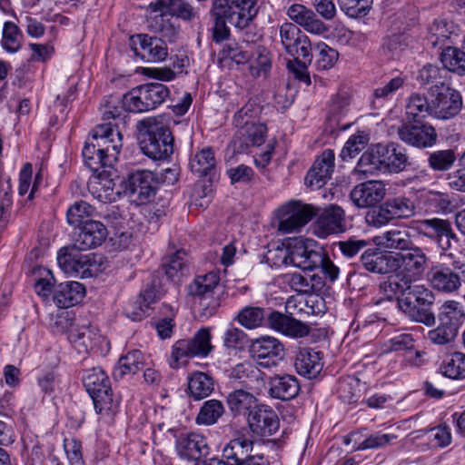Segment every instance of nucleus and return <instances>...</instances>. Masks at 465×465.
<instances>
[{"label":"nucleus","instance_id":"nucleus-1","mask_svg":"<svg viewBox=\"0 0 465 465\" xmlns=\"http://www.w3.org/2000/svg\"><path fill=\"white\" fill-rule=\"evenodd\" d=\"M123 147V134L109 123L97 125L83 148L85 165L94 173L112 167Z\"/></svg>","mask_w":465,"mask_h":465},{"label":"nucleus","instance_id":"nucleus-2","mask_svg":"<svg viewBox=\"0 0 465 465\" xmlns=\"http://www.w3.org/2000/svg\"><path fill=\"white\" fill-rule=\"evenodd\" d=\"M407 150L397 143L372 144L360 157L354 169L363 175L400 173L409 165Z\"/></svg>","mask_w":465,"mask_h":465},{"label":"nucleus","instance_id":"nucleus-3","mask_svg":"<svg viewBox=\"0 0 465 465\" xmlns=\"http://www.w3.org/2000/svg\"><path fill=\"white\" fill-rule=\"evenodd\" d=\"M258 10L257 0H238L234 5H230L229 0H214L211 9L214 19L213 41L221 43L228 39L230 30L226 25L227 22L241 30L247 29Z\"/></svg>","mask_w":465,"mask_h":465},{"label":"nucleus","instance_id":"nucleus-4","mask_svg":"<svg viewBox=\"0 0 465 465\" xmlns=\"http://www.w3.org/2000/svg\"><path fill=\"white\" fill-rule=\"evenodd\" d=\"M435 302V294L430 288L412 284L403 297L398 298V308L410 322L432 327L436 324Z\"/></svg>","mask_w":465,"mask_h":465},{"label":"nucleus","instance_id":"nucleus-5","mask_svg":"<svg viewBox=\"0 0 465 465\" xmlns=\"http://www.w3.org/2000/svg\"><path fill=\"white\" fill-rule=\"evenodd\" d=\"M82 381L93 400L96 413L112 418L117 412L119 401L114 398L110 379L104 370L101 367L85 370Z\"/></svg>","mask_w":465,"mask_h":465},{"label":"nucleus","instance_id":"nucleus-6","mask_svg":"<svg viewBox=\"0 0 465 465\" xmlns=\"http://www.w3.org/2000/svg\"><path fill=\"white\" fill-rule=\"evenodd\" d=\"M144 130L140 132L139 145L142 152L153 160H166L173 153V136L170 129L151 120H143Z\"/></svg>","mask_w":465,"mask_h":465},{"label":"nucleus","instance_id":"nucleus-7","mask_svg":"<svg viewBox=\"0 0 465 465\" xmlns=\"http://www.w3.org/2000/svg\"><path fill=\"white\" fill-rule=\"evenodd\" d=\"M170 95L162 83H149L131 89L123 96L124 106L131 113H145L157 108Z\"/></svg>","mask_w":465,"mask_h":465},{"label":"nucleus","instance_id":"nucleus-8","mask_svg":"<svg viewBox=\"0 0 465 465\" xmlns=\"http://www.w3.org/2000/svg\"><path fill=\"white\" fill-rule=\"evenodd\" d=\"M83 251L73 243L61 248L57 254L59 267L65 273L79 275L81 278L94 276L100 266L96 261V255L94 253L84 254Z\"/></svg>","mask_w":465,"mask_h":465},{"label":"nucleus","instance_id":"nucleus-9","mask_svg":"<svg viewBox=\"0 0 465 465\" xmlns=\"http://www.w3.org/2000/svg\"><path fill=\"white\" fill-rule=\"evenodd\" d=\"M211 338L210 330L202 328L192 338L176 341L172 347L170 367L178 369L180 361L188 358L207 357L213 349Z\"/></svg>","mask_w":465,"mask_h":465},{"label":"nucleus","instance_id":"nucleus-10","mask_svg":"<svg viewBox=\"0 0 465 465\" xmlns=\"http://www.w3.org/2000/svg\"><path fill=\"white\" fill-rule=\"evenodd\" d=\"M429 94L432 103V117L450 120L461 111L462 96L456 89L446 84H440L430 87Z\"/></svg>","mask_w":465,"mask_h":465},{"label":"nucleus","instance_id":"nucleus-11","mask_svg":"<svg viewBox=\"0 0 465 465\" xmlns=\"http://www.w3.org/2000/svg\"><path fill=\"white\" fill-rule=\"evenodd\" d=\"M412 223V228L418 234L435 242L444 252L451 248L452 242L456 243L459 242L449 220L430 218Z\"/></svg>","mask_w":465,"mask_h":465},{"label":"nucleus","instance_id":"nucleus-12","mask_svg":"<svg viewBox=\"0 0 465 465\" xmlns=\"http://www.w3.org/2000/svg\"><path fill=\"white\" fill-rule=\"evenodd\" d=\"M392 255L394 272L398 271L401 277L411 282L422 276L430 261L425 250L414 243L403 252H395Z\"/></svg>","mask_w":465,"mask_h":465},{"label":"nucleus","instance_id":"nucleus-13","mask_svg":"<svg viewBox=\"0 0 465 465\" xmlns=\"http://www.w3.org/2000/svg\"><path fill=\"white\" fill-rule=\"evenodd\" d=\"M176 438L175 450L180 459L187 461H196L209 454L210 447L205 436L199 432L188 431L176 434L174 428L168 429Z\"/></svg>","mask_w":465,"mask_h":465},{"label":"nucleus","instance_id":"nucleus-14","mask_svg":"<svg viewBox=\"0 0 465 465\" xmlns=\"http://www.w3.org/2000/svg\"><path fill=\"white\" fill-rule=\"evenodd\" d=\"M281 43L285 52L293 58H312V48L309 37L292 23H283L279 28Z\"/></svg>","mask_w":465,"mask_h":465},{"label":"nucleus","instance_id":"nucleus-15","mask_svg":"<svg viewBox=\"0 0 465 465\" xmlns=\"http://www.w3.org/2000/svg\"><path fill=\"white\" fill-rule=\"evenodd\" d=\"M290 264L303 271H313L323 260L322 248L313 240L295 239L288 243Z\"/></svg>","mask_w":465,"mask_h":465},{"label":"nucleus","instance_id":"nucleus-16","mask_svg":"<svg viewBox=\"0 0 465 465\" xmlns=\"http://www.w3.org/2000/svg\"><path fill=\"white\" fill-rule=\"evenodd\" d=\"M397 133L401 141L418 149L433 146L438 137L435 128L431 124L422 122L408 121L399 126Z\"/></svg>","mask_w":465,"mask_h":465},{"label":"nucleus","instance_id":"nucleus-17","mask_svg":"<svg viewBox=\"0 0 465 465\" xmlns=\"http://www.w3.org/2000/svg\"><path fill=\"white\" fill-rule=\"evenodd\" d=\"M251 352L257 364L263 368L277 366L284 359V347L272 336H262L252 341Z\"/></svg>","mask_w":465,"mask_h":465},{"label":"nucleus","instance_id":"nucleus-18","mask_svg":"<svg viewBox=\"0 0 465 465\" xmlns=\"http://www.w3.org/2000/svg\"><path fill=\"white\" fill-rule=\"evenodd\" d=\"M247 424L253 435L262 438L276 433L280 420L272 407L259 403L248 415Z\"/></svg>","mask_w":465,"mask_h":465},{"label":"nucleus","instance_id":"nucleus-19","mask_svg":"<svg viewBox=\"0 0 465 465\" xmlns=\"http://www.w3.org/2000/svg\"><path fill=\"white\" fill-rule=\"evenodd\" d=\"M430 286L439 292L451 293L461 286V276L459 269L438 263L432 266L427 274Z\"/></svg>","mask_w":465,"mask_h":465},{"label":"nucleus","instance_id":"nucleus-20","mask_svg":"<svg viewBox=\"0 0 465 465\" xmlns=\"http://www.w3.org/2000/svg\"><path fill=\"white\" fill-rule=\"evenodd\" d=\"M157 185L153 173L148 170H136L128 176L127 190L141 203L150 201L154 196Z\"/></svg>","mask_w":465,"mask_h":465},{"label":"nucleus","instance_id":"nucleus-21","mask_svg":"<svg viewBox=\"0 0 465 465\" xmlns=\"http://www.w3.org/2000/svg\"><path fill=\"white\" fill-rule=\"evenodd\" d=\"M335 154L326 149L316 158L305 177V184L312 189H320L331 179L334 169Z\"/></svg>","mask_w":465,"mask_h":465},{"label":"nucleus","instance_id":"nucleus-22","mask_svg":"<svg viewBox=\"0 0 465 465\" xmlns=\"http://www.w3.org/2000/svg\"><path fill=\"white\" fill-rule=\"evenodd\" d=\"M238 131L232 141L233 151L244 153L251 146H260L265 142L267 127L262 123L251 122L236 126Z\"/></svg>","mask_w":465,"mask_h":465},{"label":"nucleus","instance_id":"nucleus-23","mask_svg":"<svg viewBox=\"0 0 465 465\" xmlns=\"http://www.w3.org/2000/svg\"><path fill=\"white\" fill-rule=\"evenodd\" d=\"M266 324L291 338H303L310 333L307 324L278 311H272L267 314Z\"/></svg>","mask_w":465,"mask_h":465},{"label":"nucleus","instance_id":"nucleus-24","mask_svg":"<svg viewBox=\"0 0 465 465\" xmlns=\"http://www.w3.org/2000/svg\"><path fill=\"white\" fill-rule=\"evenodd\" d=\"M254 441L237 432L223 448L221 458L227 465H241L251 457Z\"/></svg>","mask_w":465,"mask_h":465},{"label":"nucleus","instance_id":"nucleus-25","mask_svg":"<svg viewBox=\"0 0 465 465\" xmlns=\"http://www.w3.org/2000/svg\"><path fill=\"white\" fill-rule=\"evenodd\" d=\"M108 232L105 225L100 221H87L79 227V232L74 238L73 244L82 250L94 249L103 244L107 238Z\"/></svg>","mask_w":465,"mask_h":465},{"label":"nucleus","instance_id":"nucleus-26","mask_svg":"<svg viewBox=\"0 0 465 465\" xmlns=\"http://www.w3.org/2000/svg\"><path fill=\"white\" fill-rule=\"evenodd\" d=\"M386 189L381 181H368L356 185L351 192L352 203L359 208L374 206L383 200Z\"/></svg>","mask_w":465,"mask_h":465},{"label":"nucleus","instance_id":"nucleus-27","mask_svg":"<svg viewBox=\"0 0 465 465\" xmlns=\"http://www.w3.org/2000/svg\"><path fill=\"white\" fill-rule=\"evenodd\" d=\"M316 224L320 236L343 232L347 228L345 212L339 205L330 204L319 215Z\"/></svg>","mask_w":465,"mask_h":465},{"label":"nucleus","instance_id":"nucleus-28","mask_svg":"<svg viewBox=\"0 0 465 465\" xmlns=\"http://www.w3.org/2000/svg\"><path fill=\"white\" fill-rule=\"evenodd\" d=\"M288 208L291 214L282 220L279 230L284 233L300 230L317 215V209L311 204H302L300 202L290 203Z\"/></svg>","mask_w":465,"mask_h":465},{"label":"nucleus","instance_id":"nucleus-29","mask_svg":"<svg viewBox=\"0 0 465 465\" xmlns=\"http://www.w3.org/2000/svg\"><path fill=\"white\" fill-rule=\"evenodd\" d=\"M294 367L302 376L317 377L323 368L322 352L308 347L300 348L295 354Z\"/></svg>","mask_w":465,"mask_h":465},{"label":"nucleus","instance_id":"nucleus-30","mask_svg":"<svg viewBox=\"0 0 465 465\" xmlns=\"http://www.w3.org/2000/svg\"><path fill=\"white\" fill-rule=\"evenodd\" d=\"M287 15L292 21L311 34L322 35L328 30L325 24L317 17L315 13L303 5L295 4L291 5L288 8Z\"/></svg>","mask_w":465,"mask_h":465},{"label":"nucleus","instance_id":"nucleus-31","mask_svg":"<svg viewBox=\"0 0 465 465\" xmlns=\"http://www.w3.org/2000/svg\"><path fill=\"white\" fill-rule=\"evenodd\" d=\"M268 393L272 398L281 401L294 399L300 391L297 378L291 374L274 375L268 381Z\"/></svg>","mask_w":465,"mask_h":465},{"label":"nucleus","instance_id":"nucleus-32","mask_svg":"<svg viewBox=\"0 0 465 465\" xmlns=\"http://www.w3.org/2000/svg\"><path fill=\"white\" fill-rule=\"evenodd\" d=\"M360 262L366 271L372 273L387 274L394 272L392 253H386L378 248L365 250L361 255Z\"/></svg>","mask_w":465,"mask_h":465},{"label":"nucleus","instance_id":"nucleus-33","mask_svg":"<svg viewBox=\"0 0 465 465\" xmlns=\"http://www.w3.org/2000/svg\"><path fill=\"white\" fill-rule=\"evenodd\" d=\"M149 8L188 22L198 16V10L185 0H156L149 5Z\"/></svg>","mask_w":465,"mask_h":465},{"label":"nucleus","instance_id":"nucleus-34","mask_svg":"<svg viewBox=\"0 0 465 465\" xmlns=\"http://www.w3.org/2000/svg\"><path fill=\"white\" fill-rule=\"evenodd\" d=\"M140 50L135 48L136 55L147 63L163 62L168 56V46L157 36L139 35Z\"/></svg>","mask_w":465,"mask_h":465},{"label":"nucleus","instance_id":"nucleus-35","mask_svg":"<svg viewBox=\"0 0 465 465\" xmlns=\"http://www.w3.org/2000/svg\"><path fill=\"white\" fill-rule=\"evenodd\" d=\"M85 294L84 286L78 282H61L54 292V302L59 308H69L79 303Z\"/></svg>","mask_w":465,"mask_h":465},{"label":"nucleus","instance_id":"nucleus-36","mask_svg":"<svg viewBox=\"0 0 465 465\" xmlns=\"http://www.w3.org/2000/svg\"><path fill=\"white\" fill-rule=\"evenodd\" d=\"M114 186L115 183L112 177V172L106 170L93 175L87 183L89 193L100 202L114 200Z\"/></svg>","mask_w":465,"mask_h":465},{"label":"nucleus","instance_id":"nucleus-37","mask_svg":"<svg viewBox=\"0 0 465 465\" xmlns=\"http://www.w3.org/2000/svg\"><path fill=\"white\" fill-rule=\"evenodd\" d=\"M220 282V275L216 272H210L196 276L187 286L188 294L200 302L213 297L214 290Z\"/></svg>","mask_w":465,"mask_h":465},{"label":"nucleus","instance_id":"nucleus-38","mask_svg":"<svg viewBox=\"0 0 465 465\" xmlns=\"http://www.w3.org/2000/svg\"><path fill=\"white\" fill-rule=\"evenodd\" d=\"M217 162L212 147H204L194 153L189 162L190 170L198 177L209 176L212 180L216 173Z\"/></svg>","mask_w":465,"mask_h":465},{"label":"nucleus","instance_id":"nucleus-39","mask_svg":"<svg viewBox=\"0 0 465 465\" xmlns=\"http://www.w3.org/2000/svg\"><path fill=\"white\" fill-rule=\"evenodd\" d=\"M226 403L230 411L234 415H249L259 404L258 399L251 392L242 389L231 391L226 396Z\"/></svg>","mask_w":465,"mask_h":465},{"label":"nucleus","instance_id":"nucleus-40","mask_svg":"<svg viewBox=\"0 0 465 465\" xmlns=\"http://www.w3.org/2000/svg\"><path fill=\"white\" fill-rule=\"evenodd\" d=\"M376 244L382 249L398 250L403 252L413 244L410 232L406 230L392 229L375 237Z\"/></svg>","mask_w":465,"mask_h":465},{"label":"nucleus","instance_id":"nucleus-41","mask_svg":"<svg viewBox=\"0 0 465 465\" xmlns=\"http://www.w3.org/2000/svg\"><path fill=\"white\" fill-rule=\"evenodd\" d=\"M412 284L407 278L401 277L398 272L397 274L391 275L380 282L379 294L383 300L393 301L396 299L398 301V298L403 297Z\"/></svg>","mask_w":465,"mask_h":465},{"label":"nucleus","instance_id":"nucleus-42","mask_svg":"<svg viewBox=\"0 0 465 465\" xmlns=\"http://www.w3.org/2000/svg\"><path fill=\"white\" fill-rule=\"evenodd\" d=\"M431 100L420 94H412L406 104V118L410 122L420 123L427 116H432Z\"/></svg>","mask_w":465,"mask_h":465},{"label":"nucleus","instance_id":"nucleus-43","mask_svg":"<svg viewBox=\"0 0 465 465\" xmlns=\"http://www.w3.org/2000/svg\"><path fill=\"white\" fill-rule=\"evenodd\" d=\"M453 36H458L454 31V24L443 19H436L429 27L426 40L428 45L432 47H441L446 41L451 40Z\"/></svg>","mask_w":465,"mask_h":465},{"label":"nucleus","instance_id":"nucleus-44","mask_svg":"<svg viewBox=\"0 0 465 465\" xmlns=\"http://www.w3.org/2000/svg\"><path fill=\"white\" fill-rule=\"evenodd\" d=\"M465 318V314L459 302L455 301L445 302L436 313V320L458 331Z\"/></svg>","mask_w":465,"mask_h":465},{"label":"nucleus","instance_id":"nucleus-45","mask_svg":"<svg viewBox=\"0 0 465 465\" xmlns=\"http://www.w3.org/2000/svg\"><path fill=\"white\" fill-rule=\"evenodd\" d=\"M144 366L143 355L139 350H133L123 355L114 368V378L122 379L126 374H135Z\"/></svg>","mask_w":465,"mask_h":465},{"label":"nucleus","instance_id":"nucleus-46","mask_svg":"<svg viewBox=\"0 0 465 465\" xmlns=\"http://www.w3.org/2000/svg\"><path fill=\"white\" fill-rule=\"evenodd\" d=\"M284 282H286L293 291L299 292H313L321 290L323 285L322 279L316 274L307 278L301 273H286L283 276Z\"/></svg>","mask_w":465,"mask_h":465},{"label":"nucleus","instance_id":"nucleus-47","mask_svg":"<svg viewBox=\"0 0 465 465\" xmlns=\"http://www.w3.org/2000/svg\"><path fill=\"white\" fill-rule=\"evenodd\" d=\"M188 389L195 400H202L213 391V379L209 374L202 371L193 372L188 378Z\"/></svg>","mask_w":465,"mask_h":465},{"label":"nucleus","instance_id":"nucleus-48","mask_svg":"<svg viewBox=\"0 0 465 465\" xmlns=\"http://www.w3.org/2000/svg\"><path fill=\"white\" fill-rule=\"evenodd\" d=\"M440 60L446 69L459 75H465V50L446 46L440 54Z\"/></svg>","mask_w":465,"mask_h":465},{"label":"nucleus","instance_id":"nucleus-49","mask_svg":"<svg viewBox=\"0 0 465 465\" xmlns=\"http://www.w3.org/2000/svg\"><path fill=\"white\" fill-rule=\"evenodd\" d=\"M224 413V406L221 401L208 400L203 402L196 416L198 425L211 426L215 424Z\"/></svg>","mask_w":465,"mask_h":465},{"label":"nucleus","instance_id":"nucleus-50","mask_svg":"<svg viewBox=\"0 0 465 465\" xmlns=\"http://www.w3.org/2000/svg\"><path fill=\"white\" fill-rule=\"evenodd\" d=\"M94 208L84 201H77L73 203L66 212L67 223L74 227H81L92 219Z\"/></svg>","mask_w":465,"mask_h":465},{"label":"nucleus","instance_id":"nucleus-51","mask_svg":"<svg viewBox=\"0 0 465 465\" xmlns=\"http://www.w3.org/2000/svg\"><path fill=\"white\" fill-rule=\"evenodd\" d=\"M423 203L428 211L438 214L450 213L455 207L448 194L432 191L426 193Z\"/></svg>","mask_w":465,"mask_h":465},{"label":"nucleus","instance_id":"nucleus-52","mask_svg":"<svg viewBox=\"0 0 465 465\" xmlns=\"http://www.w3.org/2000/svg\"><path fill=\"white\" fill-rule=\"evenodd\" d=\"M1 45L8 53H16L22 45L23 34L20 28L11 21L4 24Z\"/></svg>","mask_w":465,"mask_h":465},{"label":"nucleus","instance_id":"nucleus-53","mask_svg":"<svg viewBox=\"0 0 465 465\" xmlns=\"http://www.w3.org/2000/svg\"><path fill=\"white\" fill-rule=\"evenodd\" d=\"M267 314L264 309L261 307L246 306L242 309L237 315L239 323L248 330H252L262 326L266 321Z\"/></svg>","mask_w":465,"mask_h":465},{"label":"nucleus","instance_id":"nucleus-54","mask_svg":"<svg viewBox=\"0 0 465 465\" xmlns=\"http://www.w3.org/2000/svg\"><path fill=\"white\" fill-rule=\"evenodd\" d=\"M386 206L391 209L395 219L409 218L415 213L414 202L403 195L387 199Z\"/></svg>","mask_w":465,"mask_h":465},{"label":"nucleus","instance_id":"nucleus-55","mask_svg":"<svg viewBox=\"0 0 465 465\" xmlns=\"http://www.w3.org/2000/svg\"><path fill=\"white\" fill-rule=\"evenodd\" d=\"M440 371L450 379H465V354L455 352L448 361L441 364Z\"/></svg>","mask_w":465,"mask_h":465},{"label":"nucleus","instance_id":"nucleus-56","mask_svg":"<svg viewBox=\"0 0 465 465\" xmlns=\"http://www.w3.org/2000/svg\"><path fill=\"white\" fill-rule=\"evenodd\" d=\"M262 106L257 99L251 98L233 116L234 126H242L254 120L261 114Z\"/></svg>","mask_w":465,"mask_h":465},{"label":"nucleus","instance_id":"nucleus-57","mask_svg":"<svg viewBox=\"0 0 465 465\" xmlns=\"http://www.w3.org/2000/svg\"><path fill=\"white\" fill-rule=\"evenodd\" d=\"M373 0H338L340 9L349 17L358 18L368 15Z\"/></svg>","mask_w":465,"mask_h":465},{"label":"nucleus","instance_id":"nucleus-58","mask_svg":"<svg viewBox=\"0 0 465 465\" xmlns=\"http://www.w3.org/2000/svg\"><path fill=\"white\" fill-rule=\"evenodd\" d=\"M369 139L364 132H357L350 136L345 143L340 156L343 161L355 157L368 144Z\"/></svg>","mask_w":465,"mask_h":465},{"label":"nucleus","instance_id":"nucleus-59","mask_svg":"<svg viewBox=\"0 0 465 465\" xmlns=\"http://www.w3.org/2000/svg\"><path fill=\"white\" fill-rule=\"evenodd\" d=\"M456 161V155L452 149L439 150L429 155V166L434 171H447L450 169Z\"/></svg>","mask_w":465,"mask_h":465},{"label":"nucleus","instance_id":"nucleus-60","mask_svg":"<svg viewBox=\"0 0 465 465\" xmlns=\"http://www.w3.org/2000/svg\"><path fill=\"white\" fill-rule=\"evenodd\" d=\"M187 253L183 250H179L166 258L163 263V269L169 279L175 278L179 272L183 273L186 269Z\"/></svg>","mask_w":465,"mask_h":465},{"label":"nucleus","instance_id":"nucleus-61","mask_svg":"<svg viewBox=\"0 0 465 465\" xmlns=\"http://www.w3.org/2000/svg\"><path fill=\"white\" fill-rule=\"evenodd\" d=\"M316 48L319 52L315 62L316 68L320 71L331 68L338 60V52L325 43L318 44Z\"/></svg>","mask_w":465,"mask_h":465},{"label":"nucleus","instance_id":"nucleus-62","mask_svg":"<svg viewBox=\"0 0 465 465\" xmlns=\"http://www.w3.org/2000/svg\"><path fill=\"white\" fill-rule=\"evenodd\" d=\"M457 334L458 331L455 330L439 322V325L436 328L428 331L427 339L433 344L446 345L451 342Z\"/></svg>","mask_w":465,"mask_h":465},{"label":"nucleus","instance_id":"nucleus-63","mask_svg":"<svg viewBox=\"0 0 465 465\" xmlns=\"http://www.w3.org/2000/svg\"><path fill=\"white\" fill-rule=\"evenodd\" d=\"M405 36L402 34H393L385 38L381 50L387 59H394L406 47Z\"/></svg>","mask_w":465,"mask_h":465},{"label":"nucleus","instance_id":"nucleus-64","mask_svg":"<svg viewBox=\"0 0 465 465\" xmlns=\"http://www.w3.org/2000/svg\"><path fill=\"white\" fill-rule=\"evenodd\" d=\"M223 59H231L237 64H244L252 58V54L242 49L237 43H228L222 50Z\"/></svg>","mask_w":465,"mask_h":465}]
</instances>
